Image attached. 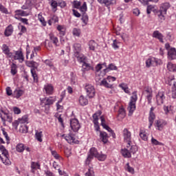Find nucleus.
Instances as JSON below:
<instances>
[{"label":"nucleus","instance_id":"obj_62","mask_svg":"<svg viewBox=\"0 0 176 176\" xmlns=\"http://www.w3.org/2000/svg\"><path fill=\"white\" fill-rule=\"evenodd\" d=\"M119 42H118V41L114 40L113 43V49H119Z\"/></svg>","mask_w":176,"mask_h":176},{"label":"nucleus","instance_id":"obj_44","mask_svg":"<svg viewBox=\"0 0 176 176\" xmlns=\"http://www.w3.org/2000/svg\"><path fill=\"white\" fill-rule=\"evenodd\" d=\"M16 149L17 152H19L20 153H21V152H23L25 149V147H24L23 144H19L16 145Z\"/></svg>","mask_w":176,"mask_h":176},{"label":"nucleus","instance_id":"obj_51","mask_svg":"<svg viewBox=\"0 0 176 176\" xmlns=\"http://www.w3.org/2000/svg\"><path fill=\"white\" fill-rule=\"evenodd\" d=\"M126 170L129 173H131V174H134V168L130 166V164L129 163L126 164Z\"/></svg>","mask_w":176,"mask_h":176},{"label":"nucleus","instance_id":"obj_58","mask_svg":"<svg viewBox=\"0 0 176 176\" xmlns=\"http://www.w3.org/2000/svg\"><path fill=\"white\" fill-rule=\"evenodd\" d=\"M85 176H94V171L91 168L88 169V171L85 173Z\"/></svg>","mask_w":176,"mask_h":176},{"label":"nucleus","instance_id":"obj_53","mask_svg":"<svg viewBox=\"0 0 176 176\" xmlns=\"http://www.w3.org/2000/svg\"><path fill=\"white\" fill-rule=\"evenodd\" d=\"M102 65H104L105 67H107V63L98 64L96 67V72H100L101 69H102Z\"/></svg>","mask_w":176,"mask_h":176},{"label":"nucleus","instance_id":"obj_6","mask_svg":"<svg viewBox=\"0 0 176 176\" xmlns=\"http://www.w3.org/2000/svg\"><path fill=\"white\" fill-rule=\"evenodd\" d=\"M127 148H124L121 149V154L123 156V157H126L129 159L131 157V153L134 155L138 151V148L136 147V146H130L129 147H126Z\"/></svg>","mask_w":176,"mask_h":176},{"label":"nucleus","instance_id":"obj_45","mask_svg":"<svg viewBox=\"0 0 176 176\" xmlns=\"http://www.w3.org/2000/svg\"><path fill=\"white\" fill-rule=\"evenodd\" d=\"M155 10H156L155 6L150 5L147 6V9H146L147 14H151V12H155Z\"/></svg>","mask_w":176,"mask_h":176},{"label":"nucleus","instance_id":"obj_17","mask_svg":"<svg viewBox=\"0 0 176 176\" xmlns=\"http://www.w3.org/2000/svg\"><path fill=\"white\" fill-rule=\"evenodd\" d=\"M11 58H14V60H18L19 63H23L24 61V54H23V52L21 50H18L15 52V54L13 55Z\"/></svg>","mask_w":176,"mask_h":176},{"label":"nucleus","instance_id":"obj_38","mask_svg":"<svg viewBox=\"0 0 176 176\" xmlns=\"http://www.w3.org/2000/svg\"><path fill=\"white\" fill-rule=\"evenodd\" d=\"M89 50H92L93 52H94V50H96V47L97 46V43H96V41L91 40L89 42Z\"/></svg>","mask_w":176,"mask_h":176},{"label":"nucleus","instance_id":"obj_64","mask_svg":"<svg viewBox=\"0 0 176 176\" xmlns=\"http://www.w3.org/2000/svg\"><path fill=\"white\" fill-rule=\"evenodd\" d=\"M172 97L173 98H176V87H173L172 89Z\"/></svg>","mask_w":176,"mask_h":176},{"label":"nucleus","instance_id":"obj_35","mask_svg":"<svg viewBox=\"0 0 176 176\" xmlns=\"http://www.w3.org/2000/svg\"><path fill=\"white\" fill-rule=\"evenodd\" d=\"M42 137H43V132L36 131L35 138L38 142H42V141H43Z\"/></svg>","mask_w":176,"mask_h":176},{"label":"nucleus","instance_id":"obj_55","mask_svg":"<svg viewBox=\"0 0 176 176\" xmlns=\"http://www.w3.org/2000/svg\"><path fill=\"white\" fill-rule=\"evenodd\" d=\"M2 131H3V135H4L6 140L7 141V144H9V141H10V138L8 135V133L6 131H5V129H2Z\"/></svg>","mask_w":176,"mask_h":176},{"label":"nucleus","instance_id":"obj_54","mask_svg":"<svg viewBox=\"0 0 176 176\" xmlns=\"http://www.w3.org/2000/svg\"><path fill=\"white\" fill-rule=\"evenodd\" d=\"M139 2H141L142 5H148V2H158L159 0H138Z\"/></svg>","mask_w":176,"mask_h":176},{"label":"nucleus","instance_id":"obj_49","mask_svg":"<svg viewBox=\"0 0 176 176\" xmlns=\"http://www.w3.org/2000/svg\"><path fill=\"white\" fill-rule=\"evenodd\" d=\"M82 22L84 24H87L89 23V16H87V13H83L82 14Z\"/></svg>","mask_w":176,"mask_h":176},{"label":"nucleus","instance_id":"obj_26","mask_svg":"<svg viewBox=\"0 0 176 176\" xmlns=\"http://www.w3.org/2000/svg\"><path fill=\"white\" fill-rule=\"evenodd\" d=\"M2 50L5 54H6L8 57L12 58L13 57V54L10 52L9 50V47L6 45V44H3L2 46Z\"/></svg>","mask_w":176,"mask_h":176},{"label":"nucleus","instance_id":"obj_10","mask_svg":"<svg viewBox=\"0 0 176 176\" xmlns=\"http://www.w3.org/2000/svg\"><path fill=\"white\" fill-rule=\"evenodd\" d=\"M0 118H1L2 122H3V124H5V122H9V123H12L13 120L12 114L9 113H5L3 110H0Z\"/></svg>","mask_w":176,"mask_h":176},{"label":"nucleus","instance_id":"obj_52","mask_svg":"<svg viewBox=\"0 0 176 176\" xmlns=\"http://www.w3.org/2000/svg\"><path fill=\"white\" fill-rule=\"evenodd\" d=\"M82 68L85 69V71H90V69H93V67L90 66L89 63H86L82 64Z\"/></svg>","mask_w":176,"mask_h":176},{"label":"nucleus","instance_id":"obj_48","mask_svg":"<svg viewBox=\"0 0 176 176\" xmlns=\"http://www.w3.org/2000/svg\"><path fill=\"white\" fill-rule=\"evenodd\" d=\"M151 144H153V145H160V146H163V145H164L163 143L157 141V140L155 139L154 138H151Z\"/></svg>","mask_w":176,"mask_h":176},{"label":"nucleus","instance_id":"obj_63","mask_svg":"<svg viewBox=\"0 0 176 176\" xmlns=\"http://www.w3.org/2000/svg\"><path fill=\"white\" fill-rule=\"evenodd\" d=\"M38 19L40 20L41 23H42L43 25H46L45 19L42 17V15L38 14Z\"/></svg>","mask_w":176,"mask_h":176},{"label":"nucleus","instance_id":"obj_61","mask_svg":"<svg viewBox=\"0 0 176 176\" xmlns=\"http://www.w3.org/2000/svg\"><path fill=\"white\" fill-rule=\"evenodd\" d=\"M13 111L16 115L21 113V110L19 107H13Z\"/></svg>","mask_w":176,"mask_h":176},{"label":"nucleus","instance_id":"obj_24","mask_svg":"<svg viewBox=\"0 0 176 176\" xmlns=\"http://www.w3.org/2000/svg\"><path fill=\"white\" fill-rule=\"evenodd\" d=\"M44 90L46 94L52 95L54 91V87L52 84H47L44 86Z\"/></svg>","mask_w":176,"mask_h":176},{"label":"nucleus","instance_id":"obj_40","mask_svg":"<svg viewBox=\"0 0 176 176\" xmlns=\"http://www.w3.org/2000/svg\"><path fill=\"white\" fill-rule=\"evenodd\" d=\"M140 137L143 140V141H148V135L144 130H140Z\"/></svg>","mask_w":176,"mask_h":176},{"label":"nucleus","instance_id":"obj_39","mask_svg":"<svg viewBox=\"0 0 176 176\" xmlns=\"http://www.w3.org/2000/svg\"><path fill=\"white\" fill-rule=\"evenodd\" d=\"M50 5L53 12H57V6H58V3H57L56 0H51Z\"/></svg>","mask_w":176,"mask_h":176},{"label":"nucleus","instance_id":"obj_28","mask_svg":"<svg viewBox=\"0 0 176 176\" xmlns=\"http://www.w3.org/2000/svg\"><path fill=\"white\" fill-rule=\"evenodd\" d=\"M155 118H156V116H155V113L152 111L150 112L149 117H148V121H149L148 129H151V127H152V124H153V122H155Z\"/></svg>","mask_w":176,"mask_h":176},{"label":"nucleus","instance_id":"obj_22","mask_svg":"<svg viewBox=\"0 0 176 176\" xmlns=\"http://www.w3.org/2000/svg\"><path fill=\"white\" fill-rule=\"evenodd\" d=\"M98 2L100 3V5H104V6L109 9L113 5V3H115L114 0H98Z\"/></svg>","mask_w":176,"mask_h":176},{"label":"nucleus","instance_id":"obj_21","mask_svg":"<svg viewBox=\"0 0 176 176\" xmlns=\"http://www.w3.org/2000/svg\"><path fill=\"white\" fill-rule=\"evenodd\" d=\"M65 140L69 144H76V139H75V135L74 133H69L68 135L65 136Z\"/></svg>","mask_w":176,"mask_h":176},{"label":"nucleus","instance_id":"obj_7","mask_svg":"<svg viewBox=\"0 0 176 176\" xmlns=\"http://www.w3.org/2000/svg\"><path fill=\"white\" fill-rule=\"evenodd\" d=\"M115 80H116V78L109 76L100 82V86H104L107 89H112L113 87L112 82H115Z\"/></svg>","mask_w":176,"mask_h":176},{"label":"nucleus","instance_id":"obj_9","mask_svg":"<svg viewBox=\"0 0 176 176\" xmlns=\"http://www.w3.org/2000/svg\"><path fill=\"white\" fill-rule=\"evenodd\" d=\"M143 96L146 97L148 104L152 102V98L153 97V91H152V88L147 87H145L143 91Z\"/></svg>","mask_w":176,"mask_h":176},{"label":"nucleus","instance_id":"obj_60","mask_svg":"<svg viewBox=\"0 0 176 176\" xmlns=\"http://www.w3.org/2000/svg\"><path fill=\"white\" fill-rule=\"evenodd\" d=\"M50 151H51V153H52V156H54V157L55 159H60V155H58V154L57 153V151H52V149H51Z\"/></svg>","mask_w":176,"mask_h":176},{"label":"nucleus","instance_id":"obj_41","mask_svg":"<svg viewBox=\"0 0 176 176\" xmlns=\"http://www.w3.org/2000/svg\"><path fill=\"white\" fill-rule=\"evenodd\" d=\"M100 115H101V111L96 113L93 115L94 124H98V116H100Z\"/></svg>","mask_w":176,"mask_h":176},{"label":"nucleus","instance_id":"obj_57","mask_svg":"<svg viewBox=\"0 0 176 176\" xmlns=\"http://www.w3.org/2000/svg\"><path fill=\"white\" fill-rule=\"evenodd\" d=\"M162 64H163V62L160 59L154 58V67L156 65H162Z\"/></svg>","mask_w":176,"mask_h":176},{"label":"nucleus","instance_id":"obj_56","mask_svg":"<svg viewBox=\"0 0 176 176\" xmlns=\"http://www.w3.org/2000/svg\"><path fill=\"white\" fill-rule=\"evenodd\" d=\"M73 35L75 36H80V30L78 28L73 29Z\"/></svg>","mask_w":176,"mask_h":176},{"label":"nucleus","instance_id":"obj_12","mask_svg":"<svg viewBox=\"0 0 176 176\" xmlns=\"http://www.w3.org/2000/svg\"><path fill=\"white\" fill-rule=\"evenodd\" d=\"M85 90L87 92V95L89 98H93L94 96H96V89H94V87L90 84H87L85 86Z\"/></svg>","mask_w":176,"mask_h":176},{"label":"nucleus","instance_id":"obj_23","mask_svg":"<svg viewBox=\"0 0 176 176\" xmlns=\"http://www.w3.org/2000/svg\"><path fill=\"white\" fill-rule=\"evenodd\" d=\"M168 60H175L176 58V50L174 47H171L168 50Z\"/></svg>","mask_w":176,"mask_h":176},{"label":"nucleus","instance_id":"obj_27","mask_svg":"<svg viewBox=\"0 0 176 176\" xmlns=\"http://www.w3.org/2000/svg\"><path fill=\"white\" fill-rule=\"evenodd\" d=\"M49 36L51 42L56 46V47L60 46V44H58V38L57 37L53 35V34H50Z\"/></svg>","mask_w":176,"mask_h":176},{"label":"nucleus","instance_id":"obj_8","mask_svg":"<svg viewBox=\"0 0 176 176\" xmlns=\"http://www.w3.org/2000/svg\"><path fill=\"white\" fill-rule=\"evenodd\" d=\"M18 121L19 122V124L21 126L19 131L23 133H28V127L27 125H25V123L28 122V118L27 116H23L21 118H19Z\"/></svg>","mask_w":176,"mask_h":176},{"label":"nucleus","instance_id":"obj_46","mask_svg":"<svg viewBox=\"0 0 176 176\" xmlns=\"http://www.w3.org/2000/svg\"><path fill=\"white\" fill-rule=\"evenodd\" d=\"M78 9H80L82 13H86V12H87V4L86 3V2H84L82 6L80 7Z\"/></svg>","mask_w":176,"mask_h":176},{"label":"nucleus","instance_id":"obj_11","mask_svg":"<svg viewBox=\"0 0 176 176\" xmlns=\"http://www.w3.org/2000/svg\"><path fill=\"white\" fill-rule=\"evenodd\" d=\"M98 151H97V148L93 147L89 151V154L85 161V164H90V162L93 159V157H97L98 156Z\"/></svg>","mask_w":176,"mask_h":176},{"label":"nucleus","instance_id":"obj_37","mask_svg":"<svg viewBox=\"0 0 176 176\" xmlns=\"http://www.w3.org/2000/svg\"><path fill=\"white\" fill-rule=\"evenodd\" d=\"M32 173H35V170L41 168V165L38 162H32L31 163Z\"/></svg>","mask_w":176,"mask_h":176},{"label":"nucleus","instance_id":"obj_42","mask_svg":"<svg viewBox=\"0 0 176 176\" xmlns=\"http://www.w3.org/2000/svg\"><path fill=\"white\" fill-rule=\"evenodd\" d=\"M11 74L12 75H16L17 74V65L15 63L11 65Z\"/></svg>","mask_w":176,"mask_h":176},{"label":"nucleus","instance_id":"obj_14","mask_svg":"<svg viewBox=\"0 0 176 176\" xmlns=\"http://www.w3.org/2000/svg\"><path fill=\"white\" fill-rule=\"evenodd\" d=\"M100 120H101V126L103 127V129H105V130H107L109 133H111L113 138H115L116 135L112 129L109 127L107 124L105 123V118H104L103 116H100Z\"/></svg>","mask_w":176,"mask_h":176},{"label":"nucleus","instance_id":"obj_4","mask_svg":"<svg viewBox=\"0 0 176 176\" xmlns=\"http://www.w3.org/2000/svg\"><path fill=\"white\" fill-rule=\"evenodd\" d=\"M137 100H138V98L137 96V91H134L132 94V96L131 97V100L129 102V107H128L129 116H131L133 112L135 111V104L137 102Z\"/></svg>","mask_w":176,"mask_h":176},{"label":"nucleus","instance_id":"obj_1","mask_svg":"<svg viewBox=\"0 0 176 176\" xmlns=\"http://www.w3.org/2000/svg\"><path fill=\"white\" fill-rule=\"evenodd\" d=\"M73 52L74 57H76L79 63H85L86 56L82 54V45L80 43H76L73 45Z\"/></svg>","mask_w":176,"mask_h":176},{"label":"nucleus","instance_id":"obj_5","mask_svg":"<svg viewBox=\"0 0 176 176\" xmlns=\"http://www.w3.org/2000/svg\"><path fill=\"white\" fill-rule=\"evenodd\" d=\"M170 6L168 3H162L157 12V16L160 20H166V14H167V10L170 9Z\"/></svg>","mask_w":176,"mask_h":176},{"label":"nucleus","instance_id":"obj_15","mask_svg":"<svg viewBox=\"0 0 176 176\" xmlns=\"http://www.w3.org/2000/svg\"><path fill=\"white\" fill-rule=\"evenodd\" d=\"M166 93L163 91H160L158 92L157 95L156 96V101L157 105H162L163 102H164V100H166Z\"/></svg>","mask_w":176,"mask_h":176},{"label":"nucleus","instance_id":"obj_30","mask_svg":"<svg viewBox=\"0 0 176 176\" xmlns=\"http://www.w3.org/2000/svg\"><path fill=\"white\" fill-rule=\"evenodd\" d=\"M17 16H28V13H26L25 11L24 10H18L15 11V15H14V18L16 20L19 19V17H17Z\"/></svg>","mask_w":176,"mask_h":176},{"label":"nucleus","instance_id":"obj_25","mask_svg":"<svg viewBox=\"0 0 176 176\" xmlns=\"http://www.w3.org/2000/svg\"><path fill=\"white\" fill-rule=\"evenodd\" d=\"M78 102L81 107H85L89 104V100L84 96H80L78 99Z\"/></svg>","mask_w":176,"mask_h":176},{"label":"nucleus","instance_id":"obj_36","mask_svg":"<svg viewBox=\"0 0 176 176\" xmlns=\"http://www.w3.org/2000/svg\"><path fill=\"white\" fill-rule=\"evenodd\" d=\"M155 58L152 57V58H149L148 59H147L146 60V67H147V68H149V67H151V65H153V67H155Z\"/></svg>","mask_w":176,"mask_h":176},{"label":"nucleus","instance_id":"obj_43","mask_svg":"<svg viewBox=\"0 0 176 176\" xmlns=\"http://www.w3.org/2000/svg\"><path fill=\"white\" fill-rule=\"evenodd\" d=\"M23 93L24 92L21 89H19V90L16 89L14 92V94L16 98H20V97L23 96Z\"/></svg>","mask_w":176,"mask_h":176},{"label":"nucleus","instance_id":"obj_47","mask_svg":"<svg viewBox=\"0 0 176 176\" xmlns=\"http://www.w3.org/2000/svg\"><path fill=\"white\" fill-rule=\"evenodd\" d=\"M72 5L75 9H79L80 8V5H82V3H80V1L75 0L72 2Z\"/></svg>","mask_w":176,"mask_h":176},{"label":"nucleus","instance_id":"obj_18","mask_svg":"<svg viewBox=\"0 0 176 176\" xmlns=\"http://www.w3.org/2000/svg\"><path fill=\"white\" fill-rule=\"evenodd\" d=\"M153 38H155V39H158L161 43H164V40L163 39L164 38V36L159 30H155L153 32L152 35Z\"/></svg>","mask_w":176,"mask_h":176},{"label":"nucleus","instance_id":"obj_29","mask_svg":"<svg viewBox=\"0 0 176 176\" xmlns=\"http://www.w3.org/2000/svg\"><path fill=\"white\" fill-rule=\"evenodd\" d=\"M126 117V111H124V109L123 107L120 108L118 110V120H122V119H124Z\"/></svg>","mask_w":176,"mask_h":176},{"label":"nucleus","instance_id":"obj_16","mask_svg":"<svg viewBox=\"0 0 176 176\" xmlns=\"http://www.w3.org/2000/svg\"><path fill=\"white\" fill-rule=\"evenodd\" d=\"M70 127L73 131L76 132L80 129V124H79V121L77 119L74 118L70 120Z\"/></svg>","mask_w":176,"mask_h":176},{"label":"nucleus","instance_id":"obj_34","mask_svg":"<svg viewBox=\"0 0 176 176\" xmlns=\"http://www.w3.org/2000/svg\"><path fill=\"white\" fill-rule=\"evenodd\" d=\"M100 136L104 144L108 142V134L106 132L100 131Z\"/></svg>","mask_w":176,"mask_h":176},{"label":"nucleus","instance_id":"obj_19","mask_svg":"<svg viewBox=\"0 0 176 176\" xmlns=\"http://www.w3.org/2000/svg\"><path fill=\"white\" fill-rule=\"evenodd\" d=\"M56 102V97H50V98H45L41 100V104L45 105H52Z\"/></svg>","mask_w":176,"mask_h":176},{"label":"nucleus","instance_id":"obj_3","mask_svg":"<svg viewBox=\"0 0 176 176\" xmlns=\"http://www.w3.org/2000/svg\"><path fill=\"white\" fill-rule=\"evenodd\" d=\"M0 151L1 152V155H0V159L3 164L6 166H10L12 162L10 160H9V152L3 145H0Z\"/></svg>","mask_w":176,"mask_h":176},{"label":"nucleus","instance_id":"obj_32","mask_svg":"<svg viewBox=\"0 0 176 176\" xmlns=\"http://www.w3.org/2000/svg\"><path fill=\"white\" fill-rule=\"evenodd\" d=\"M118 69V67L115 65L113 63H111L107 67L104 69V74H107V72H109V71H113Z\"/></svg>","mask_w":176,"mask_h":176},{"label":"nucleus","instance_id":"obj_33","mask_svg":"<svg viewBox=\"0 0 176 176\" xmlns=\"http://www.w3.org/2000/svg\"><path fill=\"white\" fill-rule=\"evenodd\" d=\"M6 36H10L13 34V26L12 25H8L4 32Z\"/></svg>","mask_w":176,"mask_h":176},{"label":"nucleus","instance_id":"obj_13","mask_svg":"<svg viewBox=\"0 0 176 176\" xmlns=\"http://www.w3.org/2000/svg\"><path fill=\"white\" fill-rule=\"evenodd\" d=\"M123 137L124 141L127 142L126 148H129L131 142V133L129 131L128 129H124L123 130Z\"/></svg>","mask_w":176,"mask_h":176},{"label":"nucleus","instance_id":"obj_20","mask_svg":"<svg viewBox=\"0 0 176 176\" xmlns=\"http://www.w3.org/2000/svg\"><path fill=\"white\" fill-rule=\"evenodd\" d=\"M166 124H167V123H166V121L163 120H155V127L157 128V130L160 131L164 127V126H166Z\"/></svg>","mask_w":176,"mask_h":176},{"label":"nucleus","instance_id":"obj_50","mask_svg":"<svg viewBox=\"0 0 176 176\" xmlns=\"http://www.w3.org/2000/svg\"><path fill=\"white\" fill-rule=\"evenodd\" d=\"M98 160H100V162H104L105 159H107V155L105 154H98V156L96 157Z\"/></svg>","mask_w":176,"mask_h":176},{"label":"nucleus","instance_id":"obj_2","mask_svg":"<svg viewBox=\"0 0 176 176\" xmlns=\"http://www.w3.org/2000/svg\"><path fill=\"white\" fill-rule=\"evenodd\" d=\"M27 67H29L30 68H32L30 72L32 74V76L34 79V82L37 83L38 82V74H36V69H38V67H39V64L38 63L32 60V61H28L26 63Z\"/></svg>","mask_w":176,"mask_h":176},{"label":"nucleus","instance_id":"obj_31","mask_svg":"<svg viewBox=\"0 0 176 176\" xmlns=\"http://www.w3.org/2000/svg\"><path fill=\"white\" fill-rule=\"evenodd\" d=\"M168 71L170 72H176V64L173 63L171 62H168L166 65Z\"/></svg>","mask_w":176,"mask_h":176},{"label":"nucleus","instance_id":"obj_59","mask_svg":"<svg viewBox=\"0 0 176 176\" xmlns=\"http://www.w3.org/2000/svg\"><path fill=\"white\" fill-rule=\"evenodd\" d=\"M0 12L5 13V14H8V9H6V8H5L2 4H0Z\"/></svg>","mask_w":176,"mask_h":176}]
</instances>
